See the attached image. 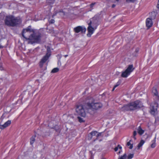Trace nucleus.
I'll return each mask as SVG.
<instances>
[{
    "label": "nucleus",
    "mask_w": 159,
    "mask_h": 159,
    "mask_svg": "<svg viewBox=\"0 0 159 159\" xmlns=\"http://www.w3.org/2000/svg\"><path fill=\"white\" fill-rule=\"evenodd\" d=\"M29 26L27 28L24 29L22 32L23 37L28 40V43L33 44L39 42L40 40L41 34L38 31L35 32L33 29Z\"/></svg>",
    "instance_id": "nucleus-1"
},
{
    "label": "nucleus",
    "mask_w": 159,
    "mask_h": 159,
    "mask_svg": "<svg viewBox=\"0 0 159 159\" xmlns=\"http://www.w3.org/2000/svg\"><path fill=\"white\" fill-rule=\"evenodd\" d=\"M143 107V104L139 100L135 101L127 105H124L121 108L122 111H128L134 110Z\"/></svg>",
    "instance_id": "nucleus-2"
},
{
    "label": "nucleus",
    "mask_w": 159,
    "mask_h": 159,
    "mask_svg": "<svg viewBox=\"0 0 159 159\" xmlns=\"http://www.w3.org/2000/svg\"><path fill=\"white\" fill-rule=\"evenodd\" d=\"M21 22V20L20 18L12 16H7L5 20V25L12 27L17 25L20 24Z\"/></svg>",
    "instance_id": "nucleus-3"
},
{
    "label": "nucleus",
    "mask_w": 159,
    "mask_h": 159,
    "mask_svg": "<svg viewBox=\"0 0 159 159\" xmlns=\"http://www.w3.org/2000/svg\"><path fill=\"white\" fill-rule=\"evenodd\" d=\"M87 108L97 110L101 108L102 104L100 103H88L87 104Z\"/></svg>",
    "instance_id": "nucleus-4"
},
{
    "label": "nucleus",
    "mask_w": 159,
    "mask_h": 159,
    "mask_svg": "<svg viewBox=\"0 0 159 159\" xmlns=\"http://www.w3.org/2000/svg\"><path fill=\"white\" fill-rule=\"evenodd\" d=\"M134 68L133 65H129L127 69L124 71L122 72L121 76L123 78L127 77L134 70Z\"/></svg>",
    "instance_id": "nucleus-5"
},
{
    "label": "nucleus",
    "mask_w": 159,
    "mask_h": 159,
    "mask_svg": "<svg viewBox=\"0 0 159 159\" xmlns=\"http://www.w3.org/2000/svg\"><path fill=\"white\" fill-rule=\"evenodd\" d=\"M76 111L78 115L83 117H85L86 113L84 108L82 105H77Z\"/></svg>",
    "instance_id": "nucleus-6"
},
{
    "label": "nucleus",
    "mask_w": 159,
    "mask_h": 159,
    "mask_svg": "<svg viewBox=\"0 0 159 159\" xmlns=\"http://www.w3.org/2000/svg\"><path fill=\"white\" fill-rule=\"evenodd\" d=\"M98 17L97 16H95L93 18H91L90 20V22L88 24L94 26L96 27L98 25Z\"/></svg>",
    "instance_id": "nucleus-7"
},
{
    "label": "nucleus",
    "mask_w": 159,
    "mask_h": 159,
    "mask_svg": "<svg viewBox=\"0 0 159 159\" xmlns=\"http://www.w3.org/2000/svg\"><path fill=\"white\" fill-rule=\"evenodd\" d=\"M158 106V104L156 102L152 103L150 106L151 113L154 115L157 111V108Z\"/></svg>",
    "instance_id": "nucleus-8"
},
{
    "label": "nucleus",
    "mask_w": 159,
    "mask_h": 159,
    "mask_svg": "<svg viewBox=\"0 0 159 159\" xmlns=\"http://www.w3.org/2000/svg\"><path fill=\"white\" fill-rule=\"evenodd\" d=\"M86 30V28L82 26H78L74 29V31L76 33L81 32V33H84Z\"/></svg>",
    "instance_id": "nucleus-9"
},
{
    "label": "nucleus",
    "mask_w": 159,
    "mask_h": 159,
    "mask_svg": "<svg viewBox=\"0 0 159 159\" xmlns=\"http://www.w3.org/2000/svg\"><path fill=\"white\" fill-rule=\"evenodd\" d=\"M89 26L87 28L88 33L87 35L89 37H90L91 35L93 33L94 31L97 28V27L93 26L90 24H88Z\"/></svg>",
    "instance_id": "nucleus-10"
},
{
    "label": "nucleus",
    "mask_w": 159,
    "mask_h": 159,
    "mask_svg": "<svg viewBox=\"0 0 159 159\" xmlns=\"http://www.w3.org/2000/svg\"><path fill=\"white\" fill-rule=\"evenodd\" d=\"M48 55H49V54H46L44 56L42 59L40 61V66L42 67L43 66V64L46 62L47 60L48 59L50 56H48Z\"/></svg>",
    "instance_id": "nucleus-11"
},
{
    "label": "nucleus",
    "mask_w": 159,
    "mask_h": 159,
    "mask_svg": "<svg viewBox=\"0 0 159 159\" xmlns=\"http://www.w3.org/2000/svg\"><path fill=\"white\" fill-rule=\"evenodd\" d=\"M11 121L9 120L6 122L3 125H0V129H4L5 128L9 126L11 124Z\"/></svg>",
    "instance_id": "nucleus-12"
},
{
    "label": "nucleus",
    "mask_w": 159,
    "mask_h": 159,
    "mask_svg": "<svg viewBox=\"0 0 159 159\" xmlns=\"http://www.w3.org/2000/svg\"><path fill=\"white\" fill-rule=\"evenodd\" d=\"M98 132L97 131H92L88 135V139H91L94 136H96L97 137V134Z\"/></svg>",
    "instance_id": "nucleus-13"
},
{
    "label": "nucleus",
    "mask_w": 159,
    "mask_h": 159,
    "mask_svg": "<svg viewBox=\"0 0 159 159\" xmlns=\"http://www.w3.org/2000/svg\"><path fill=\"white\" fill-rule=\"evenodd\" d=\"M146 25L147 27H150L152 25V22L151 19L148 18L146 20Z\"/></svg>",
    "instance_id": "nucleus-14"
},
{
    "label": "nucleus",
    "mask_w": 159,
    "mask_h": 159,
    "mask_svg": "<svg viewBox=\"0 0 159 159\" xmlns=\"http://www.w3.org/2000/svg\"><path fill=\"white\" fill-rule=\"evenodd\" d=\"M138 133L140 135L142 134L144 132V131L141 129L140 126L138 127Z\"/></svg>",
    "instance_id": "nucleus-15"
},
{
    "label": "nucleus",
    "mask_w": 159,
    "mask_h": 159,
    "mask_svg": "<svg viewBox=\"0 0 159 159\" xmlns=\"http://www.w3.org/2000/svg\"><path fill=\"white\" fill-rule=\"evenodd\" d=\"M144 142H145L144 140H141L140 142L138 144V146H137L138 149H139L142 146V145L144 143Z\"/></svg>",
    "instance_id": "nucleus-16"
},
{
    "label": "nucleus",
    "mask_w": 159,
    "mask_h": 159,
    "mask_svg": "<svg viewBox=\"0 0 159 159\" xmlns=\"http://www.w3.org/2000/svg\"><path fill=\"white\" fill-rule=\"evenodd\" d=\"M156 137H155L154 138V140H153L152 141V143L151 145V147L152 148H154L156 146V144L155 143L156 142Z\"/></svg>",
    "instance_id": "nucleus-17"
},
{
    "label": "nucleus",
    "mask_w": 159,
    "mask_h": 159,
    "mask_svg": "<svg viewBox=\"0 0 159 159\" xmlns=\"http://www.w3.org/2000/svg\"><path fill=\"white\" fill-rule=\"evenodd\" d=\"M152 92L156 96L158 95V92L156 89L155 88H153L152 90Z\"/></svg>",
    "instance_id": "nucleus-18"
},
{
    "label": "nucleus",
    "mask_w": 159,
    "mask_h": 159,
    "mask_svg": "<svg viewBox=\"0 0 159 159\" xmlns=\"http://www.w3.org/2000/svg\"><path fill=\"white\" fill-rule=\"evenodd\" d=\"M35 136H34L31 137V138L30 139V143L31 145H32L33 143H34V142L35 140Z\"/></svg>",
    "instance_id": "nucleus-19"
},
{
    "label": "nucleus",
    "mask_w": 159,
    "mask_h": 159,
    "mask_svg": "<svg viewBox=\"0 0 159 159\" xmlns=\"http://www.w3.org/2000/svg\"><path fill=\"white\" fill-rule=\"evenodd\" d=\"M131 140H130L129 142H127V145L128 146H130L129 147V148L130 149H131L133 147V144H131L130 143V142L131 141Z\"/></svg>",
    "instance_id": "nucleus-20"
},
{
    "label": "nucleus",
    "mask_w": 159,
    "mask_h": 159,
    "mask_svg": "<svg viewBox=\"0 0 159 159\" xmlns=\"http://www.w3.org/2000/svg\"><path fill=\"white\" fill-rule=\"evenodd\" d=\"M47 52L46 54H47L48 53V54H49V55H48V56H50L51 55V53L50 49V47H47Z\"/></svg>",
    "instance_id": "nucleus-21"
},
{
    "label": "nucleus",
    "mask_w": 159,
    "mask_h": 159,
    "mask_svg": "<svg viewBox=\"0 0 159 159\" xmlns=\"http://www.w3.org/2000/svg\"><path fill=\"white\" fill-rule=\"evenodd\" d=\"M59 69L57 68H55L53 69L51 71L52 73H56L59 71Z\"/></svg>",
    "instance_id": "nucleus-22"
},
{
    "label": "nucleus",
    "mask_w": 159,
    "mask_h": 159,
    "mask_svg": "<svg viewBox=\"0 0 159 159\" xmlns=\"http://www.w3.org/2000/svg\"><path fill=\"white\" fill-rule=\"evenodd\" d=\"M134 154H130L128 156L127 158L128 159H131L134 157Z\"/></svg>",
    "instance_id": "nucleus-23"
},
{
    "label": "nucleus",
    "mask_w": 159,
    "mask_h": 159,
    "mask_svg": "<svg viewBox=\"0 0 159 159\" xmlns=\"http://www.w3.org/2000/svg\"><path fill=\"white\" fill-rule=\"evenodd\" d=\"M126 154L125 153L124 154L123 156L120 157L118 159H126Z\"/></svg>",
    "instance_id": "nucleus-24"
},
{
    "label": "nucleus",
    "mask_w": 159,
    "mask_h": 159,
    "mask_svg": "<svg viewBox=\"0 0 159 159\" xmlns=\"http://www.w3.org/2000/svg\"><path fill=\"white\" fill-rule=\"evenodd\" d=\"M121 83V81L120 80H119L118 82L116 84L114 85L115 88H116L117 86H118Z\"/></svg>",
    "instance_id": "nucleus-25"
},
{
    "label": "nucleus",
    "mask_w": 159,
    "mask_h": 159,
    "mask_svg": "<svg viewBox=\"0 0 159 159\" xmlns=\"http://www.w3.org/2000/svg\"><path fill=\"white\" fill-rule=\"evenodd\" d=\"M137 135V132L136 131H134V132L133 134V138L134 139V140L136 139V138L135 137L136 135Z\"/></svg>",
    "instance_id": "nucleus-26"
},
{
    "label": "nucleus",
    "mask_w": 159,
    "mask_h": 159,
    "mask_svg": "<svg viewBox=\"0 0 159 159\" xmlns=\"http://www.w3.org/2000/svg\"><path fill=\"white\" fill-rule=\"evenodd\" d=\"M78 119L79 121L80 122H82L84 121L83 119L82 118H81L80 117H78Z\"/></svg>",
    "instance_id": "nucleus-27"
},
{
    "label": "nucleus",
    "mask_w": 159,
    "mask_h": 159,
    "mask_svg": "<svg viewBox=\"0 0 159 159\" xmlns=\"http://www.w3.org/2000/svg\"><path fill=\"white\" fill-rule=\"evenodd\" d=\"M102 133H98L97 134V138L96 139H98V137L101 135Z\"/></svg>",
    "instance_id": "nucleus-28"
},
{
    "label": "nucleus",
    "mask_w": 159,
    "mask_h": 159,
    "mask_svg": "<svg viewBox=\"0 0 159 159\" xmlns=\"http://www.w3.org/2000/svg\"><path fill=\"white\" fill-rule=\"evenodd\" d=\"M59 14L60 15H61V16H64L65 15V13L64 12H63V11H61V12H59Z\"/></svg>",
    "instance_id": "nucleus-29"
},
{
    "label": "nucleus",
    "mask_w": 159,
    "mask_h": 159,
    "mask_svg": "<svg viewBox=\"0 0 159 159\" xmlns=\"http://www.w3.org/2000/svg\"><path fill=\"white\" fill-rule=\"evenodd\" d=\"M95 4H96L95 2L92 3V4H91L90 5V8H92L94 6V5Z\"/></svg>",
    "instance_id": "nucleus-30"
},
{
    "label": "nucleus",
    "mask_w": 159,
    "mask_h": 159,
    "mask_svg": "<svg viewBox=\"0 0 159 159\" xmlns=\"http://www.w3.org/2000/svg\"><path fill=\"white\" fill-rule=\"evenodd\" d=\"M54 22L55 21L53 19H51L49 21V23L51 24L54 23Z\"/></svg>",
    "instance_id": "nucleus-31"
},
{
    "label": "nucleus",
    "mask_w": 159,
    "mask_h": 159,
    "mask_svg": "<svg viewBox=\"0 0 159 159\" xmlns=\"http://www.w3.org/2000/svg\"><path fill=\"white\" fill-rule=\"evenodd\" d=\"M135 0H126V1L127 2H134Z\"/></svg>",
    "instance_id": "nucleus-32"
},
{
    "label": "nucleus",
    "mask_w": 159,
    "mask_h": 159,
    "mask_svg": "<svg viewBox=\"0 0 159 159\" xmlns=\"http://www.w3.org/2000/svg\"><path fill=\"white\" fill-rule=\"evenodd\" d=\"M156 98L157 100H158V101H159V96H158V95L156 96Z\"/></svg>",
    "instance_id": "nucleus-33"
},
{
    "label": "nucleus",
    "mask_w": 159,
    "mask_h": 159,
    "mask_svg": "<svg viewBox=\"0 0 159 159\" xmlns=\"http://www.w3.org/2000/svg\"><path fill=\"white\" fill-rule=\"evenodd\" d=\"M157 7L158 8H159V0H158V2L157 6Z\"/></svg>",
    "instance_id": "nucleus-34"
},
{
    "label": "nucleus",
    "mask_w": 159,
    "mask_h": 159,
    "mask_svg": "<svg viewBox=\"0 0 159 159\" xmlns=\"http://www.w3.org/2000/svg\"><path fill=\"white\" fill-rule=\"evenodd\" d=\"M118 146L116 147L114 149L115 151L116 152L118 150Z\"/></svg>",
    "instance_id": "nucleus-35"
},
{
    "label": "nucleus",
    "mask_w": 159,
    "mask_h": 159,
    "mask_svg": "<svg viewBox=\"0 0 159 159\" xmlns=\"http://www.w3.org/2000/svg\"><path fill=\"white\" fill-rule=\"evenodd\" d=\"M0 69L1 70H3V68L2 67L1 65L0 64Z\"/></svg>",
    "instance_id": "nucleus-36"
},
{
    "label": "nucleus",
    "mask_w": 159,
    "mask_h": 159,
    "mask_svg": "<svg viewBox=\"0 0 159 159\" xmlns=\"http://www.w3.org/2000/svg\"><path fill=\"white\" fill-rule=\"evenodd\" d=\"M116 6V5L114 4H113L112 6V8H114Z\"/></svg>",
    "instance_id": "nucleus-37"
},
{
    "label": "nucleus",
    "mask_w": 159,
    "mask_h": 159,
    "mask_svg": "<svg viewBox=\"0 0 159 159\" xmlns=\"http://www.w3.org/2000/svg\"><path fill=\"white\" fill-rule=\"evenodd\" d=\"M118 148L119 147V148L120 149H121V148H122V147L121 146H120L119 145H118Z\"/></svg>",
    "instance_id": "nucleus-38"
},
{
    "label": "nucleus",
    "mask_w": 159,
    "mask_h": 159,
    "mask_svg": "<svg viewBox=\"0 0 159 159\" xmlns=\"http://www.w3.org/2000/svg\"><path fill=\"white\" fill-rule=\"evenodd\" d=\"M57 127V126H55V130H56V131H58V129H57L56 127Z\"/></svg>",
    "instance_id": "nucleus-39"
},
{
    "label": "nucleus",
    "mask_w": 159,
    "mask_h": 159,
    "mask_svg": "<svg viewBox=\"0 0 159 159\" xmlns=\"http://www.w3.org/2000/svg\"><path fill=\"white\" fill-rule=\"evenodd\" d=\"M116 88H115V87L114 86L113 88V89H112V91H113Z\"/></svg>",
    "instance_id": "nucleus-40"
},
{
    "label": "nucleus",
    "mask_w": 159,
    "mask_h": 159,
    "mask_svg": "<svg viewBox=\"0 0 159 159\" xmlns=\"http://www.w3.org/2000/svg\"><path fill=\"white\" fill-rule=\"evenodd\" d=\"M155 16L154 15L153 17H152V19H154L155 18Z\"/></svg>",
    "instance_id": "nucleus-41"
},
{
    "label": "nucleus",
    "mask_w": 159,
    "mask_h": 159,
    "mask_svg": "<svg viewBox=\"0 0 159 159\" xmlns=\"http://www.w3.org/2000/svg\"><path fill=\"white\" fill-rule=\"evenodd\" d=\"M68 56V55H65L64 56V57H67Z\"/></svg>",
    "instance_id": "nucleus-42"
},
{
    "label": "nucleus",
    "mask_w": 159,
    "mask_h": 159,
    "mask_svg": "<svg viewBox=\"0 0 159 159\" xmlns=\"http://www.w3.org/2000/svg\"><path fill=\"white\" fill-rule=\"evenodd\" d=\"M152 14H154L155 15V13L154 12H152Z\"/></svg>",
    "instance_id": "nucleus-43"
},
{
    "label": "nucleus",
    "mask_w": 159,
    "mask_h": 159,
    "mask_svg": "<svg viewBox=\"0 0 159 159\" xmlns=\"http://www.w3.org/2000/svg\"><path fill=\"white\" fill-rule=\"evenodd\" d=\"M120 151H119L118 152L119 154H120Z\"/></svg>",
    "instance_id": "nucleus-44"
},
{
    "label": "nucleus",
    "mask_w": 159,
    "mask_h": 159,
    "mask_svg": "<svg viewBox=\"0 0 159 159\" xmlns=\"http://www.w3.org/2000/svg\"><path fill=\"white\" fill-rule=\"evenodd\" d=\"M102 159H106L105 158H102Z\"/></svg>",
    "instance_id": "nucleus-45"
}]
</instances>
